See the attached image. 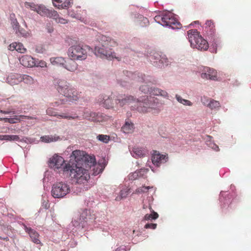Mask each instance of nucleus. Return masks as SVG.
<instances>
[{"instance_id": "obj_21", "label": "nucleus", "mask_w": 251, "mask_h": 251, "mask_svg": "<svg viewBox=\"0 0 251 251\" xmlns=\"http://www.w3.org/2000/svg\"><path fill=\"white\" fill-rule=\"evenodd\" d=\"M24 229L25 231L28 233L32 241L34 243L37 244L40 243V241L38 239L39 234L36 231L31 229L30 227H27L25 225H24Z\"/></svg>"}, {"instance_id": "obj_56", "label": "nucleus", "mask_w": 251, "mask_h": 251, "mask_svg": "<svg viewBox=\"0 0 251 251\" xmlns=\"http://www.w3.org/2000/svg\"><path fill=\"white\" fill-rule=\"evenodd\" d=\"M9 112H10L9 114H15V112L14 111H9Z\"/></svg>"}, {"instance_id": "obj_32", "label": "nucleus", "mask_w": 251, "mask_h": 251, "mask_svg": "<svg viewBox=\"0 0 251 251\" xmlns=\"http://www.w3.org/2000/svg\"><path fill=\"white\" fill-rule=\"evenodd\" d=\"M22 81H23L25 83L27 84H31L33 83V78L28 75H21Z\"/></svg>"}, {"instance_id": "obj_11", "label": "nucleus", "mask_w": 251, "mask_h": 251, "mask_svg": "<svg viewBox=\"0 0 251 251\" xmlns=\"http://www.w3.org/2000/svg\"><path fill=\"white\" fill-rule=\"evenodd\" d=\"M148 56L150 61L156 67L162 68L169 64V61L166 55H161L158 52L151 51Z\"/></svg>"}, {"instance_id": "obj_58", "label": "nucleus", "mask_w": 251, "mask_h": 251, "mask_svg": "<svg viewBox=\"0 0 251 251\" xmlns=\"http://www.w3.org/2000/svg\"><path fill=\"white\" fill-rule=\"evenodd\" d=\"M52 1H55V2H58V3L61 2V0H52Z\"/></svg>"}, {"instance_id": "obj_60", "label": "nucleus", "mask_w": 251, "mask_h": 251, "mask_svg": "<svg viewBox=\"0 0 251 251\" xmlns=\"http://www.w3.org/2000/svg\"><path fill=\"white\" fill-rule=\"evenodd\" d=\"M151 169L152 171L154 172V170H153V169H152V167H151Z\"/></svg>"}, {"instance_id": "obj_15", "label": "nucleus", "mask_w": 251, "mask_h": 251, "mask_svg": "<svg viewBox=\"0 0 251 251\" xmlns=\"http://www.w3.org/2000/svg\"><path fill=\"white\" fill-rule=\"evenodd\" d=\"M36 12L42 16L49 18H55L57 16V12L56 11L50 10L44 5H38Z\"/></svg>"}, {"instance_id": "obj_48", "label": "nucleus", "mask_w": 251, "mask_h": 251, "mask_svg": "<svg viewBox=\"0 0 251 251\" xmlns=\"http://www.w3.org/2000/svg\"><path fill=\"white\" fill-rule=\"evenodd\" d=\"M156 226L157 225L156 224H147L145 226V228L155 229Z\"/></svg>"}, {"instance_id": "obj_3", "label": "nucleus", "mask_w": 251, "mask_h": 251, "mask_svg": "<svg viewBox=\"0 0 251 251\" xmlns=\"http://www.w3.org/2000/svg\"><path fill=\"white\" fill-rule=\"evenodd\" d=\"M125 77H126L131 80H136L138 82H154L153 77L143 74L138 72H132L128 71H123L119 73L117 75V81L122 87H128V83L125 80Z\"/></svg>"}, {"instance_id": "obj_59", "label": "nucleus", "mask_w": 251, "mask_h": 251, "mask_svg": "<svg viewBox=\"0 0 251 251\" xmlns=\"http://www.w3.org/2000/svg\"><path fill=\"white\" fill-rule=\"evenodd\" d=\"M3 118H0V121H3Z\"/></svg>"}, {"instance_id": "obj_63", "label": "nucleus", "mask_w": 251, "mask_h": 251, "mask_svg": "<svg viewBox=\"0 0 251 251\" xmlns=\"http://www.w3.org/2000/svg\"><path fill=\"white\" fill-rule=\"evenodd\" d=\"M65 251V250H63V251Z\"/></svg>"}, {"instance_id": "obj_6", "label": "nucleus", "mask_w": 251, "mask_h": 251, "mask_svg": "<svg viewBox=\"0 0 251 251\" xmlns=\"http://www.w3.org/2000/svg\"><path fill=\"white\" fill-rule=\"evenodd\" d=\"M187 36L191 47L201 51L206 50L209 48L207 41L204 39L196 29L187 31Z\"/></svg>"}, {"instance_id": "obj_43", "label": "nucleus", "mask_w": 251, "mask_h": 251, "mask_svg": "<svg viewBox=\"0 0 251 251\" xmlns=\"http://www.w3.org/2000/svg\"><path fill=\"white\" fill-rule=\"evenodd\" d=\"M82 222H81V221L79 220V218L78 216L74 218L72 221L73 224L75 226H79L80 224Z\"/></svg>"}, {"instance_id": "obj_29", "label": "nucleus", "mask_w": 251, "mask_h": 251, "mask_svg": "<svg viewBox=\"0 0 251 251\" xmlns=\"http://www.w3.org/2000/svg\"><path fill=\"white\" fill-rule=\"evenodd\" d=\"M97 113L95 112H91L90 111H86L84 112V118L88 120L95 121L96 120Z\"/></svg>"}, {"instance_id": "obj_36", "label": "nucleus", "mask_w": 251, "mask_h": 251, "mask_svg": "<svg viewBox=\"0 0 251 251\" xmlns=\"http://www.w3.org/2000/svg\"><path fill=\"white\" fill-rule=\"evenodd\" d=\"M16 31V34L18 36L26 37L28 35V33L24 29L19 27L17 29Z\"/></svg>"}, {"instance_id": "obj_40", "label": "nucleus", "mask_w": 251, "mask_h": 251, "mask_svg": "<svg viewBox=\"0 0 251 251\" xmlns=\"http://www.w3.org/2000/svg\"><path fill=\"white\" fill-rule=\"evenodd\" d=\"M16 47V51L20 53H24L26 51V49L25 48L22 44L19 43L15 45Z\"/></svg>"}, {"instance_id": "obj_27", "label": "nucleus", "mask_w": 251, "mask_h": 251, "mask_svg": "<svg viewBox=\"0 0 251 251\" xmlns=\"http://www.w3.org/2000/svg\"><path fill=\"white\" fill-rule=\"evenodd\" d=\"M133 124L129 121L125 122V124L122 127V131L125 133H130L133 131Z\"/></svg>"}, {"instance_id": "obj_12", "label": "nucleus", "mask_w": 251, "mask_h": 251, "mask_svg": "<svg viewBox=\"0 0 251 251\" xmlns=\"http://www.w3.org/2000/svg\"><path fill=\"white\" fill-rule=\"evenodd\" d=\"M155 21L164 26L172 28L173 13L166 12L162 15H156L154 18Z\"/></svg>"}, {"instance_id": "obj_16", "label": "nucleus", "mask_w": 251, "mask_h": 251, "mask_svg": "<svg viewBox=\"0 0 251 251\" xmlns=\"http://www.w3.org/2000/svg\"><path fill=\"white\" fill-rule=\"evenodd\" d=\"M201 77L212 80H217V72L213 68L205 67L201 74Z\"/></svg>"}, {"instance_id": "obj_17", "label": "nucleus", "mask_w": 251, "mask_h": 251, "mask_svg": "<svg viewBox=\"0 0 251 251\" xmlns=\"http://www.w3.org/2000/svg\"><path fill=\"white\" fill-rule=\"evenodd\" d=\"M168 157L165 155L161 154L159 152L153 151L152 154L151 160L152 163L158 167L161 164L167 162Z\"/></svg>"}, {"instance_id": "obj_34", "label": "nucleus", "mask_w": 251, "mask_h": 251, "mask_svg": "<svg viewBox=\"0 0 251 251\" xmlns=\"http://www.w3.org/2000/svg\"><path fill=\"white\" fill-rule=\"evenodd\" d=\"M158 217V214L154 212L153 211L152 213L151 214H147L145 215L144 219L145 220H155Z\"/></svg>"}, {"instance_id": "obj_61", "label": "nucleus", "mask_w": 251, "mask_h": 251, "mask_svg": "<svg viewBox=\"0 0 251 251\" xmlns=\"http://www.w3.org/2000/svg\"><path fill=\"white\" fill-rule=\"evenodd\" d=\"M211 52L216 53V50H215L214 51H211Z\"/></svg>"}, {"instance_id": "obj_37", "label": "nucleus", "mask_w": 251, "mask_h": 251, "mask_svg": "<svg viewBox=\"0 0 251 251\" xmlns=\"http://www.w3.org/2000/svg\"><path fill=\"white\" fill-rule=\"evenodd\" d=\"M177 16L176 14H174V29H180L182 27V25L178 21L177 17Z\"/></svg>"}, {"instance_id": "obj_41", "label": "nucleus", "mask_w": 251, "mask_h": 251, "mask_svg": "<svg viewBox=\"0 0 251 251\" xmlns=\"http://www.w3.org/2000/svg\"><path fill=\"white\" fill-rule=\"evenodd\" d=\"M97 138L99 140L105 143H107L109 140V137L106 135H99L97 136Z\"/></svg>"}, {"instance_id": "obj_52", "label": "nucleus", "mask_w": 251, "mask_h": 251, "mask_svg": "<svg viewBox=\"0 0 251 251\" xmlns=\"http://www.w3.org/2000/svg\"><path fill=\"white\" fill-rule=\"evenodd\" d=\"M45 50L42 47H38L36 49V51L37 53H42Z\"/></svg>"}, {"instance_id": "obj_54", "label": "nucleus", "mask_w": 251, "mask_h": 251, "mask_svg": "<svg viewBox=\"0 0 251 251\" xmlns=\"http://www.w3.org/2000/svg\"><path fill=\"white\" fill-rule=\"evenodd\" d=\"M0 113H3V114H9L10 112H9V111H2L0 110Z\"/></svg>"}, {"instance_id": "obj_22", "label": "nucleus", "mask_w": 251, "mask_h": 251, "mask_svg": "<svg viewBox=\"0 0 251 251\" xmlns=\"http://www.w3.org/2000/svg\"><path fill=\"white\" fill-rule=\"evenodd\" d=\"M46 113H47V114L49 116H57L58 117H60L63 118L68 119H74L75 118H77L78 117L77 116H68L64 113H62L60 115H57L56 114V112L52 108H48L46 110Z\"/></svg>"}, {"instance_id": "obj_25", "label": "nucleus", "mask_w": 251, "mask_h": 251, "mask_svg": "<svg viewBox=\"0 0 251 251\" xmlns=\"http://www.w3.org/2000/svg\"><path fill=\"white\" fill-rule=\"evenodd\" d=\"M60 137L56 135H45L41 137L40 140L42 142L49 143L53 142H56L60 140Z\"/></svg>"}, {"instance_id": "obj_57", "label": "nucleus", "mask_w": 251, "mask_h": 251, "mask_svg": "<svg viewBox=\"0 0 251 251\" xmlns=\"http://www.w3.org/2000/svg\"><path fill=\"white\" fill-rule=\"evenodd\" d=\"M143 20L144 21V23H146V22H148V20L147 18H145L144 17H143Z\"/></svg>"}, {"instance_id": "obj_38", "label": "nucleus", "mask_w": 251, "mask_h": 251, "mask_svg": "<svg viewBox=\"0 0 251 251\" xmlns=\"http://www.w3.org/2000/svg\"><path fill=\"white\" fill-rule=\"evenodd\" d=\"M153 187L150 186H143L142 187H139L136 190L135 193L136 194H141L142 193H145L147 192L150 189L152 188Z\"/></svg>"}, {"instance_id": "obj_53", "label": "nucleus", "mask_w": 251, "mask_h": 251, "mask_svg": "<svg viewBox=\"0 0 251 251\" xmlns=\"http://www.w3.org/2000/svg\"><path fill=\"white\" fill-rule=\"evenodd\" d=\"M42 206L46 209L49 207V204L47 201H44L42 202Z\"/></svg>"}, {"instance_id": "obj_23", "label": "nucleus", "mask_w": 251, "mask_h": 251, "mask_svg": "<svg viewBox=\"0 0 251 251\" xmlns=\"http://www.w3.org/2000/svg\"><path fill=\"white\" fill-rule=\"evenodd\" d=\"M205 31L208 35H212L215 31V25L212 20H207L204 24Z\"/></svg>"}, {"instance_id": "obj_13", "label": "nucleus", "mask_w": 251, "mask_h": 251, "mask_svg": "<svg viewBox=\"0 0 251 251\" xmlns=\"http://www.w3.org/2000/svg\"><path fill=\"white\" fill-rule=\"evenodd\" d=\"M49 165L50 167H53L54 169L62 168L64 171H66L64 169L65 165H69L68 164H64L65 160L60 156L54 155L50 158L49 161Z\"/></svg>"}, {"instance_id": "obj_26", "label": "nucleus", "mask_w": 251, "mask_h": 251, "mask_svg": "<svg viewBox=\"0 0 251 251\" xmlns=\"http://www.w3.org/2000/svg\"><path fill=\"white\" fill-rule=\"evenodd\" d=\"M146 152L145 150H142L141 148L134 147L131 151V153L134 157H141L145 155Z\"/></svg>"}, {"instance_id": "obj_62", "label": "nucleus", "mask_w": 251, "mask_h": 251, "mask_svg": "<svg viewBox=\"0 0 251 251\" xmlns=\"http://www.w3.org/2000/svg\"><path fill=\"white\" fill-rule=\"evenodd\" d=\"M53 4L54 6H57L55 4L53 3Z\"/></svg>"}, {"instance_id": "obj_5", "label": "nucleus", "mask_w": 251, "mask_h": 251, "mask_svg": "<svg viewBox=\"0 0 251 251\" xmlns=\"http://www.w3.org/2000/svg\"><path fill=\"white\" fill-rule=\"evenodd\" d=\"M83 166H74V164L65 165L64 169L66 171H70V176L77 183H83L86 181L90 177L88 169Z\"/></svg>"}, {"instance_id": "obj_51", "label": "nucleus", "mask_w": 251, "mask_h": 251, "mask_svg": "<svg viewBox=\"0 0 251 251\" xmlns=\"http://www.w3.org/2000/svg\"><path fill=\"white\" fill-rule=\"evenodd\" d=\"M73 2V0H66V1L64 3V6L62 5V7L63 8L69 6L71 3Z\"/></svg>"}, {"instance_id": "obj_10", "label": "nucleus", "mask_w": 251, "mask_h": 251, "mask_svg": "<svg viewBox=\"0 0 251 251\" xmlns=\"http://www.w3.org/2000/svg\"><path fill=\"white\" fill-rule=\"evenodd\" d=\"M71 191L70 185L65 182L55 183L52 187L51 195L55 198H62Z\"/></svg>"}, {"instance_id": "obj_9", "label": "nucleus", "mask_w": 251, "mask_h": 251, "mask_svg": "<svg viewBox=\"0 0 251 251\" xmlns=\"http://www.w3.org/2000/svg\"><path fill=\"white\" fill-rule=\"evenodd\" d=\"M87 49H89L90 48L89 47L83 48L80 45L72 46L68 50V56L70 59L74 60H84L87 56Z\"/></svg>"}, {"instance_id": "obj_42", "label": "nucleus", "mask_w": 251, "mask_h": 251, "mask_svg": "<svg viewBox=\"0 0 251 251\" xmlns=\"http://www.w3.org/2000/svg\"><path fill=\"white\" fill-rule=\"evenodd\" d=\"M35 67H44L46 66V63L42 60H35Z\"/></svg>"}, {"instance_id": "obj_50", "label": "nucleus", "mask_w": 251, "mask_h": 251, "mask_svg": "<svg viewBox=\"0 0 251 251\" xmlns=\"http://www.w3.org/2000/svg\"><path fill=\"white\" fill-rule=\"evenodd\" d=\"M128 194V191H121V193H120V196H121V199H123V198H125L126 197V196Z\"/></svg>"}, {"instance_id": "obj_46", "label": "nucleus", "mask_w": 251, "mask_h": 251, "mask_svg": "<svg viewBox=\"0 0 251 251\" xmlns=\"http://www.w3.org/2000/svg\"><path fill=\"white\" fill-rule=\"evenodd\" d=\"M210 100H211V99H209L205 97H203L201 98V101L202 103L203 104L206 105L207 106H208V104Z\"/></svg>"}, {"instance_id": "obj_33", "label": "nucleus", "mask_w": 251, "mask_h": 251, "mask_svg": "<svg viewBox=\"0 0 251 251\" xmlns=\"http://www.w3.org/2000/svg\"><path fill=\"white\" fill-rule=\"evenodd\" d=\"M176 97L177 100L179 102L182 103L183 105L188 106L192 105V103L190 101L182 99L180 96L176 95Z\"/></svg>"}, {"instance_id": "obj_14", "label": "nucleus", "mask_w": 251, "mask_h": 251, "mask_svg": "<svg viewBox=\"0 0 251 251\" xmlns=\"http://www.w3.org/2000/svg\"><path fill=\"white\" fill-rule=\"evenodd\" d=\"M117 95H113L110 96H101L100 98V102L102 104L103 106L107 109L114 108L115 107H117L116 104L115 99L114 97Z\"/></svg>"}, {"instance_id": "obj_7", "label": "nucleus", "mask_w": 251, "mask_h": 251, "mask_svg": "<svg viewBox=\"0 0 251 251\" xmlns=\"http://www.w3.org/2000/svg\"><path fill=\"white\" fill-rule=\"evenodd\" d=\"M56 89L60 94L66 97L70 101L73 102L78 99L76 90L65 80H59L57 81Z\"/></svg>"}, {"instance_id": "obj_45", "label": "nucleus", "mask_w": 251, "mask_h": 251, "mask_svg": "<svg viewBox=\"0 0 251 251\" xmlns=\"http://www.w3.org/2000/svg\"><path fill=\"white\" fill-rule=\"evenodd\" d=\"M87 211H84L81 213L79 216V220L81 221V222L85 221V220L87 219Z\"/></svg>"}, {"instance_id": "obj_19", "label": "nucleus", "mask_w": 251, "mask_h": 251, "mask_svg": "<svg viewBox=\"0 0 251 251\" xmlns=\"http://www.w3.org/2000/svg\"><path fill=\"white\" fill-rule=\"evenodd\" d=\"M7 82L11 85L19 84L22 81L21 75L18 74H12L7 77Z\"/></svg>"}, {"instance_id": "obj_18", "label": "nucleus", "mask_w": 251, "mask_h": 251, "mask_svg": "<svg viewBox=\"0 0 251 251\" xmlns=\"http://www.w3.org/2000/svg\"><path fill=\"white\" fill-rule=\"evenodd\" d=\"M20 63L26 67H33L35 65V60L30 55H23L19 58Z\"/></svg>"}, {"instance_id": "obj_1", "label": "nucleus", "mask_w": 251, "mask_h": 251, "mask_svg": "<svg viewBox=\"0 0 251 251\" xmlns=\"http://www.w3.org/2000/svg\"><path fill=\"white\" fill-rule=\"evenodd\" d=\"M113 98L117 107L130 105L131 110H136L140 113L151 112L155 109L158 104V99L151 96H144L141 100L131 95H118Z\"/></svg>"}, {"instance_id": "obj_39", "label": "nucleus", "mask_w": 251, "mask_h": 251, "mask_svg": "<svg viewBox=\"0 0 251 251\" xmlns=\"http://www.w3.org/2000/svg\"><path fill=\"white\" fill-rule=\"evenodd\" d=\"M25 7L27 8H30L31 10L35 11L36 12L38 5H36L34 3H30L28 2H25Z\"/></svg>"}, {"instance_id": "obj_44", "label": "nucleus", "mask_w": 251, "mask_h": 251, "mask_svg": "<svg viewBox=\"0 0 251 251\" xmlns=\"http://www.w3.org/2000/svg\"><path fill=\"white\" fill-rule=\"evenodd\" d=\"M11 24L15 30H17V29L20 27L19 23L16 19H13L12 21Z\"/></svg>"}, {"instance_id": "obj_24", "label": "nucleus", "mask_w": 251, "mask_h": 251, "mask_svg": "<svg viewBox=\"0 0 251 251\" xmlns=\"http://www.w3.org/2000/svg\"><path fill=\"white\" fill-rule=\"evenodd\" d=\"M75 61L70 59L67 62H66V63H64V67L69 71L74 72L77 68V64Z\"/></svg>"}, {"instance_id": "obj_55", "label": "nucleus", "mask_w": 251, "mask_h": 251, "mask_svg": "<svg viewBox=\"0 0 251 251\" xmlns=\"http://www.w3.org/2000/svg\"><path fill=\"white\" fill-rule=\"evenodd\" d=\"M3 121H4L5 122H9V118H3Z\"/></svg>"}, {"instance_id": "obj_8", "label": "nucleus", "mask_w": 251, "mask_h": 251, "mask_svg": "<svg viewBox=\"0 0 251 251\" xmlns=\"http://www.w3.org/2000/svg\"><path fill=\"white\" fill-rule=\"evenodd\" d=\"M154 82H141L143 84L139 88V91L144 94H150L154 96H161L164 98L168 99L169 95L167 92L158 88L152 86L151 85L156 83V80L153 77Z\"/></svg>"}, {"instance_id": "obj_28", "label": "nucleus", "mask_w": 251, "mask_h": 251, "mask_svg": "<svg viewBox=\"0 0 251 251\" xmlns=\"http://www.w3.org/2000/svg\"><path fill=\"white\" fill-rule=\"evenodd\" d=\"M23 119H36V118L22 115H20L19 116H15L14 117L12 118H9V123L10 124H15L18 121L20 122Z\"/></svg>"}, {"instance_id": "obj_31", "label": "nucleus", "mask_w": 251, "mask_h": 251, "mask_svg": "<svg viewBox=\"0 0 251 251\" xmlns=\"http://www.w3.org/2000/svg\"><path fill=\"white\" fill-rule=\"evenodd\" d=\"M50 62L53 65H64V59L61 57H52L50 59Z\"/></svg>"}, {"instance_id": "obj_2", "label": "nucleus", "mask_w": 251, "mask_h": 251, "mask_svg": "<svg viewBox=\"0 0 251 251\" xmlns=\"http://www.w3.org/2000/svg\"><path fill=\"white\" fill-rule=\"evenodd\" d=\"M98 43L95 47V54L96 56L109 59L118 58L116 53L110 49L114 42L110 37L100 35L98 38Z\"/></svg>"}, {"instance_id": "obj_20", "label": "nucleus", "mask_w": 251, "mask_h": 251, "mask_svg": "<svg viewBox=\"0 0 251 251\" xmlns=\"http://www.w3.org/2000/svg\"><path fill=\"white\" fill-rule=\"evenodd\" d=\"M149 169L142 168L129 175V179L131 180L137 179L140 177H143L144 175L149 172Z\"/></svg>"}, {"instance_id": "obj_4", "label": "nucleus", "mask_w": 251, "mask_h": 251, "mask_svg": "<svg viewBox=\"0 0 251 251\" xmlns=\"http://www.w3.org/2000/svg\"><path fill=\"white\" fill-rule=\"evenodd\" d=\"M71 165L74 166H83L86 168H91L96 163L94 157L90 156L84 151L75 150L73 151L70 156Z\"/></svg>"}, {"instance_id": "obj_30", "label": "nucleus", "mask_w": 251, "mask_h": 251, "mask_svg": "<svg viewBox=\"0 0 251 251\" xmlns=\"http://www.w3.org/2000/svg\"><path fill=\"white\" fill-rule=\"evenodd\" d=\"M0 140L18 141L20 137L16 135H0Z\"/></svg>"}, {"instance_id": "obj_47", "label": "nucleus", "mask_w": 251, "mask_h": 251, "mask_svg": "<svg viewBox=\"0 0 251 251\" xmlns=\"http://www.w3.org/2000/svg\"><path fill=\"white\" fill-rule=\"evenodd\" d=\"M53 18L55 19L56 22H57V23H61L62 24H64L67 23V21L65 19L58 17V15H57V17H55V18Z\"/></svg>"}, {"instance_id": "obj_49", "label": "nucleus", "mask_w": 251, "mask_h": 251, "mask_svg": "<svg viewBox=\"0 0 251 251\" xmlns=\"http://www.w3.org/2000/svg\"><path fill=\"white\" fill-rule=\"evenodd\" d=\"M15 45H16V43H13L12 44H11L8 46V50L11 51H13L14 50H16V47Z\"/></svg>"}, {"instance_id": "obj_35", "label": "nucleus", "mask_w": 251, "mask_h": 251, "mask_svg": "<svg viewBox=\"0 0 251 251\" xmlns=\"http://www.w3.org/2000/svg\"><path fill=\"white\" fill-rule=\"evenodd\" d=\"M208 107L212 109H216L220 107V103L218 101L211 99L208 104Z\"/></svg>"}]
</instances>
